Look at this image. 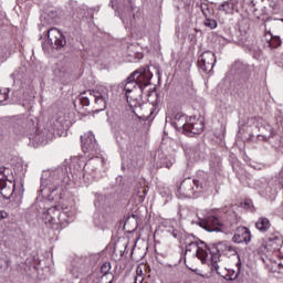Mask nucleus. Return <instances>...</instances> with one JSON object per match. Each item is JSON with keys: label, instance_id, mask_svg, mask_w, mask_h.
<instances>
[{"label": "nucleus", "instance_id": "obj_40", "mask_svg": "<svg viewBox=\"0 0 283 283\" xmlns=\"http://www.w3.org/2000/svg\"><path fill=\"white\" fill-rule=\"evenodd\" d=\"M155 92L153 91V92H150V93H148V96H151V94H154Z\"/></svg>", "mask_w": 283, "mask_h": 283}, {"label": "nucleus", "instance_id": "obj_13", "mask_svg": "<svg viewBox=\"0 0 283 283\" xmlns=\"http://www.w3.org/2000/svg\"><path fill=\"white\" fill-rule=\"evenodd\" d=\"M56 216H59V207L54 206L48 208L44 212H42V220L49 229L57 230L56 226Z\"/></svg>", "mask_w": 283, "mask_h": 283}, {"label": "nucleus", "instance_id": "obj_12", "mask_svg": "<svg viewBox=\"0 0 283 283\" xmlns=\"http://www.w3.org/2000/svg\"><path fill=\"white\" fill-rule=\"evenodd\" d=\"M202 129H205V122L193 116L188 118V124L184 134L186 136H193L196 134H202Z\"/></svg>", "mask_w": 283, "mask_h": 283}, {"label": "nucleus", "instance_id": "obj_27", "mask_svg": "<svg viewBox=\"0 0 283 283\" xmlns=\"http://www.w3.org/2000/svg\"><path fill=\"white\" fill-rule=\"evenodd\" d=\"M205 25L207 28H210V30H216V28H218V21L207 18L205 21Z\"/></svg>", "mask_w": 283, "mask_h": 283}, {"label": "nucleus", "instance_id": "obj_38", "mask_svg": "<svg viewBox=\"0 0 283 283\" xmlns=\"http://www.w3.org/2000/svg\"><path fill=\"white\" fill-rule=\"evenodd\" d=\"M4 264H6L7 268L10 266V261L8 259H6Z\"/></svg>", "mask_w": 283, "mask_h": 283}, {"label": "nucleus", "instance_id": "obj_20", "mask_svg": "<svg viewBox=\"0 0 283 283\" xmlns=\"http://www.w3.org/2000/svg\"><path fill=\"white\" fill-rule=\"evenodd\" d=\"M10 76L13 83H17V81H21L25 76V67L23 66L19 67Z\"/></svg>", "mask_w": 283, "mask_h": 283}, {"label": "nucleus", "instance_id": "obj_3", "mask_svg": "<svg viewBox=\"0 0 283 283\" xmlns=\"http://www.w3.org/2000/svg\"><path fill=\"white\" fill-rule=\"evenodd\" d=\"M211 187H213V181L209 175H203L197 179L187 178L180 184L177 190V198H200Z\"/></svg>", "mask_w": 283, "mask_h": 283}, {"label": "nucleus", "instance_id": "obj_32", "mask_svg": "<svg viewBox=\"0 0 283 283\" xmlns=\"http://www.w3.org/2000/svg\"><path fill=\"white\" fill-rule=\"evenodd\" d=\"M200 8H201L202 14H203L205 17H207V11L209 10V4L203 3V4L200 6Z\"/></svg>", "mask_w": 283, "mask_h": 283}, {"label": "nucleus", "instance_id": "obj_26", "mask_svg": "<svg viewBox=\"0 0 283 283\" xmlns=\"http://www.w3.org/2000/svg\"><path fill=\"white\" fill-rule=\"evenodd\" d=\"M114 282V274H101L98 283H112Z\"/></svg>", "mask_w": 283, "mask_h": 283}, {"label": "nucleus", "instance_id": "obj_11", "mask_svg": "<svg viewBox=\"0 0 283 283\" xmlns=\"http://www.w3.org/2000/svg\"><path fill=\"white\" fill-rule=\"evenodd\" d=\"M264 247L268 251H277L279 258H283V239L280 233L269 237Z\"/></svg>", "mask_w": 283, "mask_h": 283}, {"label": "nucleus", "instance_id": "obj_37", "mask_svg": "<svg viewBox=\"0 0 283 283\" xmlns=\"http://www.w3.org/2000/svg\"><path fill=\"white\" fill-rule=\"evenodd\" d=\"M3 218H6V212L0 211V220H3Z\"/></svg>", "mask_w": 283, "mask_h": 283}, {"label": "nucleus", "instance_id": "obj_4", "mask_svg": "<svg viewBox=\"0 0 283 283\" xmlns=\"http://www.w3.org/2000/svg\"><path fill=\"white\" fill-rule=\"evenodd\" d=\"M61 182H63V170L57 169L52 174L50 171H43L40 191L49 200H62L63 190L61 189Z\"/></svg>", "mask_w": 283, "mask_h": 283}, {"label": "nucleus", "instance_id": "obj_18", "mask_svg": "<svg viewBox=\"0 0 283 283\" xmlns=\"http://www.w3.org/2000/svg\"><path fill=\"white\" fill-rule=\"evenodd\" d=\"M255 227L259 231L264 233V232H266L268 229H271V221L265 217H261L255 222Z\"/></svg>", "mask_w": 283, "mask_h": 283}, {"label": "nucleus", "instance_id": "obj_34", "mask_svg": "<svg viewBox=\"0 0 283 283\" xmlns=\"http://www.w3.org/2000/svg\"><path fill=\"white\" fill-rule=\"evenodd\" d=\"M263 196H266L268 198H273L275 196V190H273L272 192L269 190H265V192H262Z\"/></svg>", "mask_w": 283, "mask_h": 283}, {"label": "nucleus", "instance_id": "obj_2", "mask_svg": "<svg viewBox=\"0 0 283 283\" xmlns=\"http://www.w3.org/2000/svg\"><path fill=\"white\" fill-rule=\"evenodd\" d=\"M153 76L154 74H151L149 69H139L133 72L125 82L122 83L128 103L129 101L138 99L136 94H145V87L151 85Z\"/></svg>", "mask_w": 283, "mask_h": 283}, {"label": "nucleus", "instance_id": "obj_15", "mask_svg": "<svg viewBox=\"0 0 283 283\" xmlns=\"http://www.w3.org/2000/svg\"><path fill=\"white\" fill-rule=\"evenodd\" d=\"M189 123V117L184 113H176L172 118V125L177 132L185 134L187 132V125Z\"/></svg>", "mask_w": 283, "mask_h": 283}, {"label": "nucleus", "instance_id": "obj_9", "mask_svg": "<svg viewBox=\"0 0 283 283\" xmlns=\"http://www.w3.org/2000/svg\"><path fill=\"white\" fill-rule=\"evenodd\" d=\"M82 140V151L84 154H96L101 149L98 143H96V137L94 133L87 132L84 136H81Z\"/></svg>", "mask_w": 283, "mask_h": 283}, {"label": "nucleus", "instance_id": "obj_35", "mask_svg": "<svg viewBox=\"0 0 283 283\" xmlns=\"http://www.w3.org/2000/svg\"><path fill=\"white\" fill-rule=\"evenodd\" d=\"M142 282H145V276H138V275L136 274L135 283H142Z\"/></svg>", "mask_w": 283, "mask_h": 283}, {"label": "nucleus", "instance_id": "obj_30", "mask_svg": "<svg viewBox=\"0 0 283 283\" xmlns=\"http://www.w3.org/2000/svg\"><path fill=\"white\" fill-rule=\"evenodd\" d=\"M8 59V49L0 46V61Z\"/></svg>", "mask_w": 283, "mask_h": 283}, {"label": "nucleus", "instance_id": "obj_22", "mask_svg": "<svg viewBox=\"0 0 283 283\" xmlns=\"http://www.w3.org/2000/svg\"><path fill=\"white\" fill-rule=\"evenodd\" d=\"M186 155L190 158V160H200V151L196 148L186 149Z\"/></svg>", "mask_w": 283, "mask_h": 283}, {"label": "nucleus", "instance_id": "obj_19", "mask_svg": "<svg viewBox=\"0 0 283 283\" xmlns=\"http://www.w3.org/2000/svg\"><path fill=\"white\" fill-rule=\"evenodd\" d=\"M54 76L59 78V81H65L67 76H70V73L67 72V67L60 65L54 69Z\"/></svg>", "mask_w": 283, "mask_h": 283}, {"label": "nucleus", "instance_id": "obj_1", "mask_svg": "<svg viewBox=\"0 0 283 283\" xmlns=\"http://www.w3.org/2000/svg\"><path fill=\"white\" fill-rule=\"evenodd\" d=\"M222 251H231V247H227L224 242L213 243L209 247L202 241H191L186 245V255L191 253L192 258H198L202 264H208L217 275H220L219 262Z\"/></svg>", "mask_w": 283, "mask_h": 283}, {"label": "nucleus", "instance_id": "obj_23", "mask_svg": "<svg viewBox=\"0 0 283 283\" xmlns=\"http://www.w3.org/2000/svg\"><path fill=\"white\" fill-rule=\"evenodd\" d=\"M160 160V167H166L167 169H169L171 165L176 163L174 157H161Z\"/></svg>", "mask_w": 283, "mask_h": 283}, {"label": "nucleus", "instance_id": "obj_10", "mask_svg": "<svg viewBox=\"0 0 283 283\" xmlns=\"http://www.w3.org/2000/svg\"><path fill=\"white\" fill-rule=\"evenodd\" d=\"M17 185L12 181H8V178H6V175L0 171V195L4 200H10L12 196L14 195Z\"/></svg>", "mask_w": 283, "mask_h": 283}, {"label": "nucleus", "instance_id": "obj_21", "mask_svg": "<svg viewBox=\"0 0 283 283\" xmlns=\"http://www.w3.org/2000/svg\"><path fill=\"white\" fill-rule=\"evenodd\" d=\"M127 11V15H122L120 20L123 21V23L129 24V21H132V19H134V7L129 6L126 8Z\"/></svg>", "mask_w": 283, "mask_h": 283}, {"label": "nucleus", "instance_id": "obj_24", "mask_svg": "<svg viewBox=\"0 0 283 283\" xmlns=\"http://www.w3.org/2000/svg\"><path fill=\"white\" fill-rule=\"evenodd\" d=\"M112 273V263L105 262L104 264L101 265L99 269V275H109Z\"/></svg>", "mask_w": 283, "mask_h": 283}, {"label": "nucleus", "instance_id": "obj_39", "mask_svg": "<svg viewBox=\"0 0 283 283\" xmlns=\"http://www.w3.org/2000/svg\"><path fill=\"white\" fill-rule=\"evenodd\" d=\"M252 8H255V2L253 0L250 1Z\"/></svg>", "mask_w": 283, "mask_h": 283}, {"label": "nucleus", "instance_id": "obj_36", "mask_svg": "<svg viewBox=\"0 0 283 283\" xmlns=\"http://www.w3.org/2000/svg\"><path fill=\"white\" fill-rule=\"evenodd\" d=\"M137 195H139L140 201L143 202V200H145V191L143 193L138 191Z\"/></svg>", "mask_w": 283, "mask_h": 283}, {"label": "nucleus", "instance_id": "obj_33", "mask_svg": "<svg viewBox=\"0 0 283 283\" xmlns=\"http://www.w3.org/2000/svg\"><path fill=\"white\" fill-rule=\"evenodd\" d=\"M266 129H269V132H270L269 138L275 136V130L273 129V127H271V125H266Z\"/></svg>", "mask_w": 283, "mask_h": 283}, {"label": "nucleus", "instance_id": "obj_14", "mask_svg": "<svg viewBox=\"0 0 283 283\" xmlns=\"http://www.w3.org/2000/svg\"><path fill=\"white\" fill-rule=\"evenodd\" d=\"M232 241L237 244H249V242H251V230L247 227H238Z\"/></svg>", "mask_w": 283, "mask_h": 283}, {"label": "nucleus", "instance_id": "obj_41", "mask_svg": "<svg viewBox=\"0 0 283 283\" xmlns=\"http://www.w3.org/2000/svg\"><path fill=\"white\" fill-rule=\"evenodd\" d=\"M1 269H3V265H2V264H0V270H1Z\"/></svg>", "mask_w": 283, "mask_h": 283}, {"label": "nucleus", "instance_id": "obj_29", "mask_svg": "<svg viewBox=\"0 0 283 283\" xmlns=\"http://www.w3.org/2000/svg\"><path fill=\"white\" fill-rule=\"evenodd\" d=\"M270 45L272 48H280V45H282V40L280 39V36H272Z\"/></svg>", "mask_w": 283, "mask_h": 283}, {"label": "nucleus", "instance_id": "obj_7", "mask_svg": "<svg viewBox=\"0 0 283 283\" xmlns=\"http://www.w3.org/2000/svg\"><path fill=\"white\" fill-rule=\"evenodd\" d=\"M216 62V53L212 51H206L198 59L199 70L203 71L205 74H209V72H213Z\"/></svg>", "mask_w": 283, "mask_h": 283}, {"label": "nucleus", "instance_id": "obj_25", "mask_svg": "<svg viewBox=\"0 0 283 283\" xmlns=\"http://www.w3.org/2000/svg\"><path fill=\"white\" fill-rule=\"evenodd\" d=\"M136 275H138L140 277H146V275H147V264H145V263L139 264L136 269Z\"/></svg>", "mask_w": 283, "mask_h": 283}, {"label": "nucleus", "instance_id": "obj_16", "mask_svg": "<svg viewBox=\"0 0 283 283\" xmlns=\"http://www.w3.org/2000/svg\"><path fill=\"white\" fill-rule=\"evenodd\" d=\"M59 209V213L56 214V227L57 230L60 227H63L70 222V218H72V211H70V208H63L61 206H56Z\"/></svg>", "mask_w": 283, "mask_h": 283}, {"label": "nucleus", "instance_id": "obj_28", "mask_svg": "<svg viewBox=\"0 0 283 283\" xmlns=\"http://www.w3.org/2000/svg\"><path fill=\"white\" fill-rule=\"evenodd\" d=\"M32 140H35V143H40V145H43L46 143L48 137L41 135V133H38L35 136L30 137Z\"/></svg>", "mask_w": 283, "mask_h": 283}, {"label": "nucleus", "instance_id": "obj_5", "mask_svg": "<svg viewBox=\"0 0 283 283\" xmlns=\"http://www.w3.org/2000/svg\"><path fill=\"white\" fill-rule=\"evenodd\" d=\"M109 101V88L99 86L95 90H88L80 95V103L83 107H92L93 112H105L107 102Z\"/></svg>", "mask_w": 283, "mask_h": 283}, {"label": "nucleus", "instance_id": "obj_17", "mask_svg": "<svg viewBox=\"0 0 283 283\" xmlns=\"http://www.w3.org/2000/svg\"><path fill=\"white\" fill-rule=\"evenodd\" d=\"M240 0H227L218 6L219 12H224L226 14H233L238 10V3Z\"/></svg>", "mask_w": 283, "mask_h": 283}, {"label": "nucleus", "instance_id": "obj_8", "mask_svg": "<svg viewBox=\"0 0 283 283\" xmlns=\"http://www.w3.org/2000/svg\"><path fill=\"white\" fill-rule=\"evenodd\" d=\"M48 43L53 50H61L66 43L65 35L56 28L49 29Z\"/></svg>", "mask_w": 283, "mask_h": 283}, {"label": "nucleus", "instance_id": "obj_6", "mask_svg": "<svg viewBox=\"0 0 283 283\" xmlns=\"http://www.w3.org/2000/svg\"><path fill=\"white\" fill-rule=\"evenodd\" d=\"M195 224H198L201 227V229H205V231H208L209 233H220L222 231V223H220V219L214 216L207 217L205 219L198 218L197 221H195Z\"/></svg>", "mask_w": 283, "mask_h": 283}, {"label": "nucleus", "instance_id": "obj_31", "mask_svg": "<svg viewBox=\"0 0 283 283\" xmlns=\"http://www.w3.org/2000/svg\"><path fill=\"white\" fill-rule=\"evenodd\" d=\"M8 98H9L8 93L0 91V103H4V101H8Z\"/></svg>", "mask_w": 283, "mask_h": 283}]
</instances>
